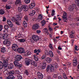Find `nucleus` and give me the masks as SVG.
<instances>
[{"mask_svg": "<svg viewBox=\"0 0 79 79\" xmlns=\"http://www.w3.org/2000/svg\"><path fill=\"white\" fill-rule=\"evenodd\" d=\"M77 63L76 62V63H75V62H73V65L74 66H76L77 65Z\"/></svg>", "mask_w": 79, "mask_h": 79, "instance_id": "5fc2aeb1", "label": "nucleus"}, {"mask_svg": "<svg viewBox=\"0 0 79 79\" xmlns=\"http://www.w3.org/2000/svg\"><path fill=\"white\" fill-rule=\"evenodd\" d=\"M24 2L26 4H27L30 2L31 1L30 0H25Z\"/></svg>", "mask_w": 79, "mask_h": 79, "instance_id": "ea45409f", "label": "nucleus"}, {"mask_svg": "<svg viewBox=\"0 0 79 79\" xmlns=\"http://www.w3.org/2000/svg\"><path fill=\"white\" fill-rule=\"evenodd\" d=\"M41 23L42 24V26H44L46 23V21L44 20L42 21L41 22Z\"/></svg>", "mask_w": 79, "mask_h": 79, "instance_id": "f704fd0d", "label": "nucleus"}, {"mask_svg": "<svg viewBox=\"0 0 79 79\" xmlns=\"http://www.w3.org/2000/svg\"><path fill=\"white\" fill-rule=\"evenodd\" d=\"M15 4V5L17 6H20L22 5V1L21 0H16Z\"/></svg>", "mask_w": 79, "mask_h": 79, "instance_id": "f8f14e48", "label": "nucleus"}, {"mask_svg": "<svg viewBox=\"0 0 79 79\" xmlns=\"http://www.w3.org/2000/svg\"><path fill=\"white\" fill-rule=\"evenodd\" d=\"M23 24L24 27L26 28L27 27V23L26 22V21H23Z\"/></svg>", "mask_w": 79, "mask_h": 79, "instance_id": "2f4dec72", "label": "nucleus"}, {"mask_svg": "<svg viewBox=\"0 0 79 79\" xmlns=\"http://www.w3.org/2000/svg\"><path fill=\"white\" fill-rule=\"evenodd\" d=\"M75 2L77 4V6H79V0H75Z\"/></svg>", "mask_w": 79, "mask_h": 79, "instance_id": "79ce46f5", "label": "nucleus"}, {"mask_svg": "<svg viewBox=\"0 0 79 79\" xmlns=\"http://www.w3.org/2000/svg\"><path fill=\"white\" fill-rule=\"evenodd\" d=\"M53 40L56 43L57 41V40L56 39H55V38H54L53 39Z\"/></svg>", "mask_w": 79, "mask_h": 79, "instance_id": "e2e57ef3", "label": "nucleus"}, {"mask_svg": "<svg viewBox=\"0 0 79 79\" xmlns=\"http://www.w3.org/2000/svg\"><path fill=\"white\" fill-rule=\"evenodd\" d=\"M32 39L35 41H37L39 40V37L37 35H33L32 36Z\"/></svg>", "mask_w": 79, "mask_h": 79, "instance_id": "9b49d317", "label": "nucleus"}, {"mask_svg": "<svg viewBox=\"0 0 79 79\" xmlns=\"http://www.w3.org/2000/svg\"><path fill=\"white\" fill-rule=\"evenodd\" d=\"M6 18L5 17H3L2 21L3 22H5L6 21Z\"/></svg>", "mask_w": 79, "mask_h": 79, "instance_id": "6e6d98bb", "label": "nucleus"}, {"mask_svg": "<svg viewBox=\"0 0 79 79\" xmlns=\"http://www.w3.org/2000/svg\"><path fill=\"white\" fill-rule=\"evenodd\" d=\"M24 61L25 63L27 66H29V64H31L33 65L35 67L37 66V65L36 62L33 60H31L30 59L26 58L24 59Z\"/></svg>", "mask_w": 79, "mask_h": 79, "instance_id": "7ed1b4c3", "label": "nucleus"}, {"mask_svg": "<svg viewBox=\"0 0 79 79\" xmlns=\"http://www.w3.org/2000/svg\"><path fill=\"white\" fill-rule=\"evenodd\" d=\"M46 61L50 63L52 61V59L50 57H48L46 58Z\"/></svg>", "mask_w": 79, "mask_h": 79, "instance_id": "cd10ccee", "label": "nucleus"}, {"mask_svg": "<svg viewBox=\"0 0 79 79\" xmlns=\"http://www.w3.org/2000/svg\"><path fill=\"white\" fill-rule=\"evenodd\" d=\"M54 67H55V68L57 69L58 68V65L56 63L54 64H53Z\"/></svg>", "mask_w": 79, "mask_h": 79, "instance_id": "58836bf2", "label": "nucleus"}, {"mask_svg": "<svg viewBox=\"0 0 79 79\" xmlns=\"http://www.w3.org/2000/svg\"><path fill=\"white\" fill-rule=\"evenodd\" d=\"M7 30H8L5 29L3 31V32L5 33H7V32H8V31Z\"/></svg>", "mask_w": 79, "mask_h": 79, "instance_id": "603ef678", "label": "nucleus"}, {"mask_svg": "<svg viewBox=\"0 0 79 79\" xmlns=\"http://www.w3.org/2000/svg\"><path fill=\"white\" fill-rule=\"evenodd\" d=\"M15 66L17 68L20 69L23 67L22 64H20L18 62H14Z\"/></svg>", "mask_w": 79, "mask_h": 79, "instance_id": "9d476101", "label": "nucleus"}, {"mask_svg": "<svg viewBox=\"0 0 79 79\" xmlns=\"http://www.w3.org/2000/svg\"><path fill=\"white\" fill-rule=\"evenodd\" d=\"M29 15L31 16H33L35 14V11L34 10L30 11L29 13Z\"/></svg>", "mask_w": 79, "mask_h": 79, "instance_id": "412c9836", "label": "nucleus"}, {"mask_svg": "<svg viewBox=\"0 0 79 79\" xmlns=\"http://www.w3.org/2000/svg\"><path fill=\"white\" fill-rule=\"evenodd\" d=\"M4 28L6 30H8L9 28V26L7 25H4Z\"/></svg>", "mask_w": 79, "mask_h": 79, "instance_id": "473e14b6", "label": "nucleus"}, {"mask_svg": "<svg viewBox=\"0 0 79 79\" xmlns=\"http://www.w3.org/2000/svg\"><path fill=\"white\" fill-rule=\"evenodd\" d=\"M7 79H14L15 77L13 75H10L6 78Z\"/></svg>", "mask_w": 79, "mask_h": 79, "instance_id": "4be33fe9", "label": "nucleus"}, {"mask_svg": "<svg viewBox=\"0 0 79 79\" xmlns=\"http://www.w3.org/2000/svg\"><path fill=\"white\" fill-rule=\"evenodd\" d=\"M63 75L64 78V77L66 78V75L65 73H63Z\"/></svg>", "mask_w": 79, "mask_h": 79, "instance_id": "13d9d810", "label": "nucleus"}, {"mask_svg": "<svg viewBox=\"0 0 79 79\" xmlns=\"http://www.w3.org/2000/svg\"><path fill=\"white\" fill-rule=\"evenodd\" d=\"M18 44L15 43L12 44V48L15 52H17V50L19 48Z\"/></svg>", "mask_w": 79, "mask_h": 79, "instance_id": "423d86ee", "label": "nucleus"}, {"mask_svg": "<svg viewBox=\"0 0 79 79\" xmlns=\"http://www.w3.org/2000/svg\"><path fill=\"white\" fill-rule=\"evenodd\" d=\"M74 33H75V32L74 31H72L71 32V34L73 35V34H74Z\"/></svg>", "mask_w": 79, "mask_h": 79, "instance_id": "0e129e2a", "label": "nucleus"}, {"mask_svg": "<svg viewBox=\"0 0 79 79\" xmlns=\"http://www.w3.org/2000/svg\"><path fill=\"white\" fill-rule=\"evenodd\" d=\"M10 6H8V5H6L5 6V8L6 9L9 10L11 9Z\"/></svg>", "mask_w": 79, "mask_h": 79, "instance_id": "c9c22d12", "label": "nucleus"}, {"mask_svg": "<svg viewBox=\"0 0 79 79\" xmlns=\"http://www.w3.org/2000/svg\"><path fill=\"white\" fill-rule=\"evenodd\" d=\"M49 55H50L51 58H52L54 57V55L52 51H49Z\"/></svg>", "mask_w": 79, "mask_h": 79, "instance_id": "5701e85b", "label": "nucleus"}, {"mask_svg": "<svg viewBox=\"0 0 79 79\" xmlns=\"http://www.w3.org/2000/svg\"><path fill=\"white\" fill-rule=\"evenodd\" d=\"M47 79H51L50 76H48L47 77Z\"/></svg>", "mask_w": 79, "mask_h": 79, "instance_id": "338daca9", "label": "nucleus"}, {"mask_svg": "<svg viewBox=\"0 0 79 79\" xmlns=\"http://www.w3.org/2000/svg\"><path fill=\"white\" fill-rule=\"evenodd\" d=\"M5 13V12L4 10L2 9H0V15H3Z\"/></svg>", "mask_w": 79, "mask_h": 79, "instance_id": "c85d7f7f", "label": "nucleus"}, {"mask_svg": "<svg viewBox=\"0 0 79 79\" xmlns=\"http://www.w3.org/2000/svg\"><path fill=\"white\" fill-rule=\"evenodd\" d=\"M7 23L9 25V27L10 28L13 27V25L11 21H10V20H8L7 21Z\"/></svg>", "mask_w": 79, "mask_h": 79, "instance_id": "a211bd4d", "label": "nucleus"}, {"mask_svg": "<svg viewBox=\"0 0 79 79\" xmlns=\"http://www.w3.org/2000/svg\"><path fill=\"white\" fill-rule=\"evenodd\" d=\"M23 78L22 76L21 75H20L19 76V77L18 79H22Z\"/></svg>", "mask_w": 79, "mask_h": 79, "instance_id": "680f3d73", "label": "nucleus"}, {"mask_svg": "<svg viewBox=\"0 0 79 79\" xmlns=\"http://www.w3.org/2000/svg\"><path fill=\"white\" fill-rule=\"evenodd\" d=\"M22 59H23L22 56L20 55H17L15 56V59L14 62H18L19 61L21 60Z\"/></svg>", "mask_w": 79, "mask_h": 79, "instance_id": "0eeeda50", "label": "nucleus"}, {"mask_svg": "<svg viewBox=\"0 0 79 79\" xmlns=\"http://www.w3.org/2000/svg\"><path fill=\"white\" fill-rule=\"evenodd\" d=\"M18 12H21L22 10H23V9L22 8V6L21 7H19L18 8Z\"/></svg>", "mask_w": 79, "mask_h": 79, "instance_id": "c756f323", "label": "nucleus"}, {"mask_svg": "<svg viewBox=\"0 0 79 79\" xmlns=\"http://www.w3.org/2000/svg\"><path fill=\"white\" fill-rule=\"evenodd\" d=\"M35 6V2H32L31 4H30L29 7L30 9H32Z\"/></svg>", "mask_w": 79, "mask_h": 79, "instance_id": "aec40b11", "label": "nucleus"}, {"mask_svg": "<svg viewBox=\"0 0 79 79\" xmlns=\"http://www.w3.org/2000/svg\"><path fill=\"white\" fill-rule=\"evenodd\" d=\"M73 63H77V59H74L73 60Z\"/></svg>", "mask_w": 79, "mask_h": 79, "instance_id": "3c124183", "label": "nucleus"}, {"mask_svg": "<svg viewBox=\"0 0 79 79\" xmlns=\"http://www.w3.org/2000/svg\"><path fill=\"white\" fill-rule=\"evenodd\" d=\"M3 27V26L2 25H0V31H2Z\"/></svg>", "mask_w": 79, "mask_h": 79, "instance_id": "8fccbe9b", "label": "nucleus"}, {"mask_svg": "<svg viewBox=\"0 0 79 79\" xmlns=\"http://www.w3.org/2000/svg\"><path fill=\"white\" fill-rule=\"evenodd\" d=\"M3 35L2 34H0V40L2 39H3Z\"/></svg>", "mask_w": 79, "mask_h": 79, "instance_id": "c03bdc74", "label": "nucleus"}, {"mask_svg": "<svg viewBox=\"0 0 79 79\" xmlns=\"http://www.w3.org/2000/svg\"><path fill=\"white\" fill-rule=\"evenodd\" d=\"M24 19L25 20L26 22L28 21L29 20V19L28 18V16H25L24 18Z\"/></svg>", "mask_w": 79, "mask_h": 79, "instance_id": "72a5a7b5", "label": "nucleus"}, {"mask_svg": "<svg viewBox=\"0 0 79 79\" xmlns=\"http://www.w3.org/2000/svg\"><path fill=\"white\" fill-rule=\"evenodd\" d=\"M41 31L40 30H38L36 31V32L37 34H40V33Z\"/></svg>", "mask_w": 79, "mask_h": 79, "instance_id": "bf43d9fd", "label": "nucleus"}, {"mask_svg": "<svg viewBox=\"0 0 79 79\" xmlns=\"http://www.w3.org/2000/svg\"><path fill=\"white\" fill-rule=\"evenodd\" d=\"M17 52L20 54H23L25 53V50L23 47H19L17 50Z\"/></svg>", "mask_w": 79, "mask_h": 79, "instance_id": "1a4fd4ad", "label": "nucleus"}, {"mask_svg": "<svg viewBox=\"0 0 79 79\" xmlns=\"http://www.w3.org/2000/svg\"><path fill=\"white\" fill-rule=\"evenodd\" d=\"M76 20L77 21H79V17H77L76 18Z\"/></svg>", "mask_w": 79, "mask_h": 79, "instance_id": "774afa93", "label": "nucleus"}, {"mask_svg": "<svg viewBox=\"0 0 79 79\" xmlns=\"http://www.w3.org/2000/svg\"><path fill=\"white\" fill-rule=\"evenodd\" d=\"M22 8H23V10L24 11H28V6H26L25 5L22 6Z\"/></svg>", "mask_w": 79, "mask_h": 79, "instance_id": "2eb2a0df", "label": "nucleus"}, {"mask_svg": "<svg viewBox=\"0 0 79 79\" xmlns=\"http://www.w3.org/2000/svg\"><path fill=\"white\" fill-rule=\"evenodd\" d=\"M16 16L17 17L16 19L15 17H13L11 19V20L13 22H15L17 25H19V23L21 22L22 15L21 13H20L17 15Z\"/></svg>", "mask_w": 79, "mask_h": 79, "instance_id": "f03ea898", "label": "nucleus"}, {"mask_svg": "<svg viewBox=\"0 0 79 79\" xmlns=\"http://www.w3.org/2000/svg\"><path fill=\"white\" fill-rule=\"evenodd\" d=\"M63 15L62 17H66L67 15V14L65 12H64Z\"/></svg>", "mask_w": 79, "mask_h": 79, "instance_id": "a19ab883", "label": "nucleus"}, {"mask_svg": "<svg viewBox=\"0 0 79 79\" xmlns=\"http://www.w3.org/2000/svg\"><path fill=\"white\" fill-rule=\"evenodd\" d=\"M54 71V67L51 64L49 65H48L46 67V71L51 73H53Z\"/></svg>", "mask_w": 79, "mask_h": 79, "instance_id": "39448f33", "label": "nucleus"}, {"mask_svg": "<svg viewBox=\"0 0 79 79\" xmlns=\"http://www.w3.org/2000/svg\"><path fill=\"white\" fill-rule=\"evenodd\" d=\"M9 37V35L8 34L6 33L3 34V39L4 40H5L7 39Z\"/></svg>", "mask_w": 79, "mask_h": 79, "instance_id": "f3484780", "label": "nucleus"}, {"mask_svg": "<svg viewBox=\"0 0 79 79\" xmlns=\"http://www.w3.org/2000/svg\"><path fill=\"white\" fill-rule=\"evenodd\" d=\"M39 19L40 20H41L43 19L42 15L41 14H39Z\"/></svg>", "mask_w": 79, "mask_h": 79, "instance_id": "4c0bfd02", "label": "nucleus"}, {"mask_svg": "<svg viewBox=\"0 0 79 79\" xmlns=\"http://www.w3.org/2000/svg\"><path fill=\"white\" fill-rule=\"evenodd\" d=\"M6 48L4 47H2L1 48L0 52L2 54H4L6 52Z\"/></svg>", "mask_w": 79, "mask_h": 79, "instance_id": "ddd939ff", "label": "nucleus"}, {"mask_svg": "<svg viewBox=\"0 0 79 79\" xmlns=\"http://www.w3.org/2000/svg\"><path fill=\"white\" fill-rule=\"evenodd\" d=\"M38 77L39 79H42L43 77V75L42 73L38 72L37 73Z\"/></svg>", "mask_w": 79, "mask_h": 79, "instance_id": "dca6fc26", "label": "nucleus"}, {"mask_svg": "<svg viewBox=\"0 0 79 79\" xmlns=\"http://www.w3.org/2000/svg\"><path fill=\"white\" fill-rule=\"evenodd\" d=\"M3 44L6 46H10V41L9 39L5 40L3 42Z\"/></svg>", "mask_w": 79, "mask_h": 79, "instance_id": "6e6552de", "label": "nucleus"}, {"mask_svg": "<svg viewBox=\"0 0 79 79\" xmlns=\"http://www.w3.org/2000/svg\"><path fill=\"white\" fill-rule=\"evenodd\" d=\"M33 56L34 57V58L35 60L36 61H38V57L36 55H34Z\"/></svg>", "mask_w": 79, "mask_h": 79, "instance_id": "7c9ffc66", "label": "nucleus"}, {"mask_svg": "<svg viewBox=\"0 0 79 79\" xmlns=\"http://www.w3.org/2000/svg\"><path fill=\"white\" fill-rule=\"evenodd\" d=\"M69 37L70 38H74V36L72 34H70V35Z\"/></svg>", "mask_w": 79, "mask_h": 79, "instance_id": "864d4df0", "label": "nucleus"}, {"mask_svg": "<svg viewBox=\"0 0 79 79\" xmlns=\"http://www.w3.org/2000/svg\"><path fill=\"white\" fill-rule=\"evenodd\" d=\"M7 65L9 69H11L14 68V65L13 64L11 63L8 64V60L7 59L2 60V62L0 61V69H2L3 67L6 70L7 69Z\"/></svg>", "mask_w": 79, "mask_h": 79, "instance_id": "f257e3e1", "label": "nucleus"}, {"mask_svg": "<svg viewBox=\"0 0 79 79\" xmlns=\"http://www.w3.org/2000/svg\"><path fill=\"white\" fill-rule=\"evenodd\" d=\"M57 77H58V79H63V77L61 75H60L59 76L57 75Z\"/></svg>", "mask_w": 79, "mask_h": 79, "instance_id": "09e8293b", "label": "nucleus"}, {"mask_svg": "<svg viewBox=\"0 0 79 79\" xmlns=\"http://www.w3.org/2000/svg\"><path fill=\"white\" fill-rule=\"evenodd\" d=\"M75 50H76L77 51H78L79 50V49H77L78 48V46H77L75 45Z\"/></svg>", "mask_w": 79, "mask_h": 79, "instance_id": "49530a36", "label": "nucleus"}, {"mask_svg": "<svg viewBox=\"0 0 79 79\" xmlns=\"http://www.w3.org/2000/svg\"><path fill=\"white\" fill-rule=\"evenodd\" d=\"M78 10V8L77 7L76 4H73L72 5L69 6L68 8V10L71 12L73 11L75 12L77 10Z\"/></svg>", "mask_w": 79, "mask_h": 79, "instance_id": "20e7f679", "label": "nucleus"}, {"mask_svg": "<svg viewBox=\"0 0 79 79\" xmlns=\"http://www.w3.org/2000/svg\"><path fill=\"white\" fill-rule=\"evenodd\" d=\"M24 74H25L27 76H28L29 74V73L28 70H26L24 72Z\"/></svg>", "mask_w": 79, "mask_h": 79, "instance_id": "e433bc0d", "label": "nucleus"}, {"mask_svg": "<svg viewBox=\"0 0 79 79\" xmlns=\"http://www.w3.org/2000/svg\"><path fill=\"white\" fill-rule=\"evenodd\" d=\"M45 55H43L41 57V59L43 60L45 58Z\"/></svg>", "mask_w": 79, "mask_h": 79, "instance_id": "052dcab7", "label": "nucleus"}, {"mask_svg": "<svg viewBox=\"0 0 79 79\" xmlns=\"http://www.w3.org/2000/svg\"><path fill=\"white\" fill-rule=\"evenodd\" d=\"M45 52L46 55L48 56L49 55V52H48V50H45Z\"/></svg>", "mask_w": 79, "mask_h": 79, "instance_id": "37998d69", "label": "nucleus"}, {"mask_svg": "<svg viewBox=\"0 0 79 79\" xmlns=\"http://www.w3.org/2000/svg\"><path fill=\"white\" fill-rule=\"evenodd\" d=\"M29 55H31V52H28L27 53L25 54L26 56H29Z\"/></svg>", "mask_w": 79, "mask_h": 79, "instance_id": "a18cd8bd", "label": "nucleus"}, {"mask_svg": "<svg viewBox=\"0 0 79 79\" xmlns=\"http://www.w3.org/2000/svg\"><path fill=\"white\" fill-rule=\"evenodd\" d=\"M53 78L54 79H56L57 78L56 75L54 74L53 76Z\"/></svg>", "mask_w": 79, "mask_h": 79, "instance_id": "de8ad7c7", "label": "nucleus"}, {"mask_svg": "<svg viewBox=\"0 0 79 79\" xmlns=\"http://www.w3.org/2000/svg\"><path fill=\"white\" fill-rule=\"evenodd\" d=\"M43 29L44 31H46V33H48V30L46 28H44Z\"/></svg>", "mask_w": 79, "mask_h": 79, "instance_id": "4d7b16f0", "label": "nucleus"}, {"mask_svg": "<svg viewBox=\"0 0 79 79\" xmlns=\"http://www.w3.org/2000/svg\"><path fill=\"white\" fill-rule=\"evenodd\" d=\"M38 52L39 53H40L41 52V51H40V50L39 49H35L34 50V53H36V55H39V53L38 52Z\"/></svg>", "mask_w": 79, "mask_h": 79, "instance_id": "6ab92c4d", "label": "nucleus"}, {"mask_svg": "<svg viewBox=\"0 0 79 79\" xmlns=\"http://www.w3.org/2000/svg\"><path fill=\"white\" fill-rule=\"evenodd\" d=\"M18 41H19V42L21 43H24L25 42H26V40L24 39H18Z\"/></svg>", "mask_w": 79, "mask_h": 79, "instance_id": "b1692460", "label": "nucleus"}, {"mask_svg": "<svg viewBox=\"0 0 79 79\" xmlns=\"http://www.w3.org/2000/svg\"><path fill=\"white\" fill-rule=\"evenodd\" d=\"M39 25L37 24H34L32 26V29L34 30H35L36 29H37L39 28Z\"/></svg>", "mask_w": 79, "mask_h": 79, "instance_id": "4468645a", "label": "nucleus"}, {"mask_svg": "<svg viewBox=\"0 0 79 79\" xmlns=\"http://www.w3.org/2000/svg\"><path fill=\"white\" fill-rule=\"evenodd\" d=\"M14 71H10V72H8V73H6L7 75H13L14 73Z\"/></svg>", "mask_w": 79, "mask_h": 79, "instance_id": "bb28decb", "label": "nucleus"}, {"mask_svg": "<svg viewBox=\"0 0 79 79\" xmlns=\"http://www.w3.org/2000/svg\"><path fill=\"white\" fill-rule=\"evenodd\" d=\"M49 30L50 31H51L52 30V29L51 27H49Z\"/></svg>", "mask_w": 79, "mask_h": 79, "instance_id": "69168bd1", "label": "nucleus"}, {"mask_svg": "<svg viewBox=\"0 0 79 79\" xmlns=\"http://www.w3.org/2000/svg\"><path fill=\"white\" fill-rule=\"evenodd\" d=\"M62 18L64 22H67L68 19L66 17H62Z\"/></svg>", "mask_w": 79, "mask_h": 79, "instance_id": "a878e982", "label": "nucleus"}, {"mask_svg": "<svg viewBox=\"0 0 79 79\" xmlns=\"http://www.w3.org/2000/svg\"><path fill=\"white\" fill-rule=\"evenodd\" d=\"M46 63L45 62H43V65L42 66V69H44L46 68Z\"/></svg>", "mask_w": 79, "mask_h": 79, "instance_id": "393cba45", "label": "nucleus"}]
</instances>
